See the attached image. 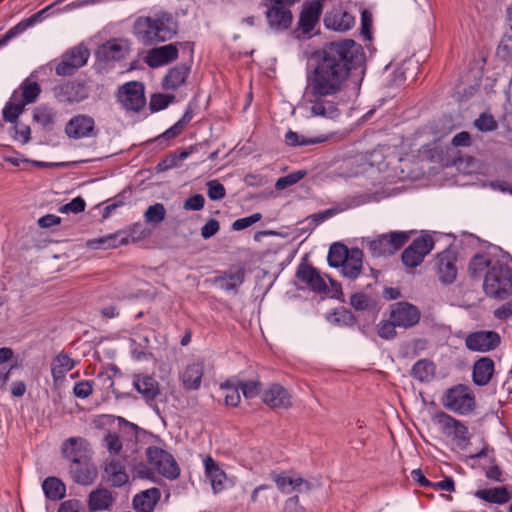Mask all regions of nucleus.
Wrapping results in <instances>:
<instances>
[{"mask_svg":"<svg viewBox=\"0 0 512 512\" xmlns=\"http://www.w3.org/2000/svg\"><path fill=\"white\" fill-rule=\"evenodd\" d=\"M335 321L345 326H353L357 319L356 316L345 307H340L334 311Z\"/></svg>","mask_w":512,"mask_h":512,"instance_id":"obj_54","label":"nucleus"},{"mask_svg":"<svg viewBox=\"0 0 512 512\" xmlns=\"http://www.w3.org/2000/svg\"><path fill=\"white\" fill-rule=\"evenodd\" d=\"M178 33V22L169 12L161 11L154 16L138 17L133 24V34L145 46L171 40Z\"/></svg>","mask_w":512,"mask_h":512,"instance_id":"obj_2","label":"nucleus"},{"mask_svg":"<svg viewBox=\"0 0 512 512\" xmlns=\"http://www.w3.org/2000/svg\"><path fill=\"white\" fill-rule=\"evenodd\" d=\"M40 21L39 17H37L36 13L30 16L27 19L22 20L14 27L10 28L7 33H12V38L17 36L18 34L24 32L28 27L34 25L36 22Z\"/></svg>","mask_w":512,"mask_h":512,"instance_id":"obj_62","label":"nucleus"},{"mask_svg":"<svg viewBox=\"0 0 512 512\" xmlns=\"http://www.w3.org/2000/svg\"><path fill=\"white\" fill-rule=\"evenodd\" d=\"M93 392V381L82 380L74 385L73 393L75 397L85 399Z\"/></svg>","mask_w":512,"mask_h":512,"instance_id":"obj_55","label":"nucleus"},{"mask_svg":"<svg viewBox=\"0 0 512 512\" xmlns=\"http://www.w3.org/2000/svg\"><path fill=\"white\" fill-rule=\"evenodd\" d=\"M148 463L163 477L175 480L180 475V467L174 457L157 446H149L145 452Z\"/></svg>","mask_w":512,"mask_h":512,"instance_id":"obj_7","label":"nucleus"},{"mask_svg":"<svg viewBox=\"0 0 512 512\" xmlns=\"http://www.w3.org/2000/svg\"><path fill=\"white\" fill-rule=\"evenodd\" d=\"M262 219L261 213H254L248 217L239 218L235 220L232 224V229L235 231H241L253 225L254 223L260 221Z\"/></svg>","mask_w":512,"mask_h":512,"instance_id":"obj_57","label":"nucleus"},{"mask_svg":"<svg viewBox=\"0 0 512 512\" xmlns=\"http://www.w3.org/2000/svg\"><path fill=\"white\" fill-rule=\"evenodd\" d=\"M52 93L58 103L72 105L88 98L89 87L85 81L71 80L54 86Z\"/></svg>","mask_w":512,"mask_h":512,"instance_id":"obj_8","label":"nucleus"},{"mask_svg":"<svg viewBox=\"0 0 512 512\" xmlns=\"http://www.w3.org/2000/svg\"><path fill=\"white\" fill-rule=\"evenodd\" d=\"M295 276L315 293L326 294L329 290L320 272L312 264L308 263L306 258H303L298 265Z\"/></svg>","mask_w":512,"mask_h":512,"instance_id":"obj_13","label":"nucleus"},{"mask_svg":"<svg viewBox=\"0 0 512 512\" xmlns=\"http://www.w3.org/2000/svg\"><path fill=\"white\" fill-rule=\"evenodd\" d=\"M330 139L329 135H319L316 137H305L299 135L298 133L289 130L285 135V142L287 145L295 147V146H305V145H314L327 142Z\"/></svg>","mask_w":512,"mask_h":512,"instance_id":"obj_39","label":"nucleus"},{"mask_svg":"<svg viewBox=\"0 0 512 512\" xmlns=\"http://www.w3.org/2000/svg\"><path fill=\"white\" fill-rule=\"evenodd\" d=\"M95 122L91 116L77 115L71 118L65 127L68 137L73 139H81L95 135Z\"/></svg>","mask_w":512,"mask_h":512,"instance_id":"obj_20","label":"nucleus"},{"mask_svg":"<svg viewBox=\"0 0 512 512\" xmlns=\"http://www.w3.org/2000/svg\"><path fill=\"white\" fill-rule=\"evenodd\" d=\"M221 390L225 393V404L231 407H237L240 403L239 384H234L231 381H226L220 385Z\"/></svg>","mask_w":512,"mask_h":512,"instance_id":"obj_47","label":"nucleus"},{"mask_svg":"<svg viewBox=\"0 0 512 512\" xmlns=\"http://www.w3.org/2000/svg\"><path fill=\"white\" fill-rule=\"evenodd\" d=\"M239 387L245 398H253L261 391V383L258 381H238Z\"/></svg>","mask_w":512,"mask_h":512,"instance_id":"obj_56","label":"nucleus"},{"mask_svg":"<svg viewBox=\"0 0 512 512\" xmlns=\"http://www.w3.org/2000/svg\"><path fill=\"white\" fill-rule=\"evenodd\" d=\"M175 100L174 95L157 93L150 98L149 108L152 112H158L168 107Z\"/></svg>","mask_w":512,"mask_h":512,"instance_id":"obj_51","label":"nucleus"},{"mask_svg":"<svg viewBox=\"0 0 512 512\" xmlns=\"http://www.w3.org/2000/svg\"><path fill=\"white\" fill-rule=\"evenodd\" d=\"M189 73L190 66L186 64H180L170 68L162 80V87L165 90H177L186 82Z\"/></svg>","mask_w":512,"mask_h":512,"instance_id":"obj_33","label":"nucleus"},{"mask_svg":"<svg viewBox=\"0 0 512 512\" xmlns=\"http://www.w3.org/2000/svg\"><path fill=\"white\" fill-rule=\"evenodd\" d=\"M246 271L243 267H231L214 278V284L225 291L238 292L244 283Z\"/></svg>","mask_w":512,"mask_h":512,"instance_id":"obj_22","label":"nucleus"},{"mask_svg":"<svg viewBox=\"0 0 512 512\" xmlns=\"http://www.w3.org/2000/svg\"><path fill=\"white\" fill-rule=\"evenodd\" d=\"M105 472L113 487H122L128 483L129 477L125 471V467L118 460H111L106 464Z\"/></svg>","mask_w":512,"mask_h":512,"instance_id":"obj_38","label":"nucleus"},{"mask_svg":"<svg viewBox=\"0 0 512 512\" xmlns=\"http://www.w3.org/2000/svg\"><path fill=\"white\" fill-rule=\"evenodd\" d=\"M62 453L70 464L91 458V449L86 439L81 437H71L62 444Z\"/></svg>","mask_w":512,"mask_h":512,"instance_id":"obj_17","label":"nucleus"},{"mask_svg":"<svg viewBox=\"0 0 512 512\" xmlns=\"http://www.w3.org/2000/svg\"><path fill=\"white\" fill-rule=\"evenodd\" d=\"M69 474L75 483L87 486L95 481L98 471L92 462V458H89L75 464H70Z\"/></svg>","mask_w":512,"mask_h":512,"instance_id":"obj_21","label":"nucleus"},{"mask_svg":"<svg viewBox=\"0 0 512 512\" xmlns=\"http://www.w3.org/2000/svg\"><path fill=\"white\" fill-rule=\"evenodd\" d=\"M457 255L453 250L446 249L438 254L436 267L439 280L443 284H451L457 277Z\"/></svg>","mask_w":512,"mask_h":512,"instance_id":"obj_19","label":"nucleus"},{"mask_svg":"<svg viewBox=\"0 0 512 512\" xmlns=\"http://www.w3.org/2000/svg\"><path fill=\"white\" fill-rule=\"evenodd\" d=\"M113 502L112 493L106 488H97L88 496V508L91 512L108 510Z\"/></svg>","mask_w":512,"mask_h":512,"instance_id":"obj_35","label":"nucleus"},{"mask_svg":"<svg viewBox=\"0 0 512 512\" xmlns=\"http://www.w3.org/2000/svg\"><path fill=\"white\" fill-rule=\"evenodd\" d=\"M42 489L46 498L51 501L61 500L66 495V485L55 476L47 477L42 483Z\"/></svg>","mask_w":512,"mask_h":512,"instance_id":"obj_37","label":"nucleus"},{"mask_svg":"<svg viewBox=\"0 0 512 512\" xmlns=\"http://www.w3.org/2000/svg\"><path fill=\"white\" fill-rule=\"evenodd\" d=\"M354 23V16L342 9H333L327 12L324 17L325 27L338 32L351 29Z\"/></svg>","mask_w":512,"mask_h":512,"instance_id":"obj_26","label":"nucleus"},{"mask_svg":"<svg viewBox=\"0 0 512 512\" xmlns=\"http://www.w3.org/2000/svg\"><path fill=\"white\" fill-rule=\"evenodd\" d=\"M483 289L487 296L504 300L512 294V269L495 261L485 274Z\"/></svg>","mask_w":512,"mask_h":512,"instance_id":"obj_3","label":"nucleus"},{"mask_svg":"<svg viewBox=\"0 0 512 512\" xmlns=\"http://www.w3.org/2000/svg\"><path fill=\"white\" fill-rule=\"evenodd\" d=\"M477 498L492 504H505L512 499V492L506 486L479 489L474 494Z\"/></svg>","mask_w":512,"mask_h":512,"instance_id":"obj_34","label":"nucleus"},{"mask_svg":"<svg viewBox=\"0 0 512 512\" xmlns=\"http://www.w3.org/2000/svg\"><path fill=\"white\" fill-rule=\"evenodd\" d=\"M443 406L459 415H468L476 408V399L472 389L465 384L448 388L442 396Z\"/></svg>","mask_w":512,"mask_h":512,"instance_id":"obj_6","label":"nucleus"},{"mask_svg":"<svg viewBox=\"0 0 512 512\" xmlns=\"http://www.w3.org/2000/svg\"><path fill=\"white\" fill-rule=\"evenodd\" d=\"M40 21L39 17H37L36 13L30 16L27 19L22 20L14 27L10 28L7 33H12V38L17 36L18 34L24 32L28 27L34 25L36 22Z\"/></svg>","mask_w":512,"mask_h":512,"instance_id":"obj_61","label":"nucleus"},{"mask_svg":"<svg viewBox=\"0 0 512 512\" xmlns=\"http://www.w3.org/2000/svg\"><path fill=\"white\" fill-rule=\"evenodd\" d=\"M298 2L300 0H263L268 28L277 33L289 30L294 19L292 7Z\"/></svg>","mask_w":512,"mask_h":512,"instance_id":"obj_4","label":"nucleus"},{"mask_svg":"<svg viewBox=\"0 0 512 512\" xmlns=\"http://www.w3.org/2000/svg\"><path fill=\"white\" fill-rule=\"evenodd\" d=\"M19 89L21 90L19 94L20 102L24 103V105L35 102L41 93L40 85L29 79L24 80Z\"/></svg>","mask_w":512,"mask_h":512,"instance_id":"obj_44","label":"nucleus"},{"mask_svg":"<svg viewBox=\"0 0 512 512\" xmlns=\"http://www.w3.org/2000/svg\"><path fill=\"white\" fill-rule=\"evenodd\" d=\"M350 255V249L340 242L333 243L328 252L327 261L329 266L339 268Z\"/></svg>","mask_w":512,"mask_h":512,"instance_id":"obj_42","label":"nucleus"},{"mask_svg":"<svg viewBox=\"0 0 512 512\" xmlns=\"http://www.w3.org/2000/svg\"><path fill=\"white\" fill-rule=\"evenodd\" d=\"M84 506L78 499H69L62 502L58 512H83Z\"/></svg>","mask_w":512,"mask_h":512,"instance_id":"obj_64","label":"nucleus"},{"mask_svg":"<svg viewBox=\"0 0 512 512\" xmlns=\"http://www.w3.org/2000/svg\"><path fill=\"white\" fill-rule=\"evenodd\" d=\"M501 343V337L496 331L480 330L468 334L465 338L467 349L476 352H489Z\"/></svg>","mask_w":512,"mask_h":512,"instance_id":"obj_14","label":"nucleus"},{"mask_svg":"<svg viewBox=\"0 0 512 512\" xmlns=\"http://www.w3.org/2000/svg\"><path fill=\"white\" fill-rule=\"evenodd\" d=\"M104 446L107 448L111 455H118L122 450V442L117 432L109 431L104 439Z\"/></svg>","mask_w":512,"mask_h":512,"instance_id":"obj_52","label":"nucleus"},{"mask_svg":"<svg viewBox=\"0 0 512 512\" xmlns=\"http://www.w3.org/2000/svg\"><path fill=\"white\" fill-rule=\"evenodd\" d=\"M411 232L391 231L375 237H365L362 244L373 257H385L395 254L410 239Z\"/></svg>","mask_w":512,"mask_h":512,"instance_id":"obj_5","label":"nucleus"},{"mask_svg":"<svg viewBox=\"0 0 512 512\" xmlns=\"http://www.w3.org/2000/svg\"><path fill=\"white\" fill-rule=\"evenodd\" d=\"M344 277L355 280L363 268V251L357 247L350 249V255L340 266Z\"/></svg>","mask_w":512,"mask_h":512,"instance_id":"obj_32","label":"nucleus"},{"mask_svg":"<svg viewBox=\"0 0 512 512\" xmlns=\"http://www.w3.org/2000/svg\"><path fill=\"white\" fill-rule=\"evenodd\" d=\"M205 475L209 479L215 494L222 492L226 487L227 475L219 463L211 456L204 459Z\"/></svg>","mask_w":512,"mask_h":512,"instance_id":"obj_25","label":"nucleus"},{"mask_svg":"<svg viewBox=\"0 0 512 512\" xmlns=\"http://www.w3.org/2000/svg\"><path fill=\"white\" fill-rule=\"evenodd\" d=\"M263 402L272 409H287L291 406L289 392L280 384H271L262 394Z\"/></svg>","mask_w":512,"mask_h":512,"instance_id":"obj_24","label":"nucleus"},{"mask_svg":"<svg viewBox=\"0 0 512 512\" xmlns=\"http://www.w3.org/2000/svg\"><path fill=\"white\" fill-rule=\"evenodd\" d=\"M270 478L282 493L287 494L293 490H298L302 485L307 489L310 488L309 482L304 480L301 476L291 477L287 472L277 473L276 471H271Z\"/></svg>","mask_w":512,"mask_h":512,"instance_id":"obj_31","label":"nucleus"},{"mask_svg":"<svg viewBox=\"0 0 512 512\" xmlns=\"http://www.w3.org/2000/svg\"><path fill=\"white\" fill-rule=\"evenodd\" d=\"M433 248L434 240L429 233L425 232L404 249L401 254L402 263L408 268L417 267Z\"/></svg>","mask_w":512,"mask_h":512,"instance_id":"obj_10","label":"nucleus"},{"mask_svg":"<svg viewBox=\"0 0 512 512\" xmlns=\"http://www.w3.org/2000/svg\"><path fill=\"white\" fill-rule=\"evenodd\" d=\"M75 367V361L66 353H59L52 359L51 374L54 382L64 379L65 375Z\"/></svg>","mask_w":512,"mask_h":512,"instance_id":"obj_36","label":"nucleus"},{"mask_svg":"<svg viewBox=\"0 0 512 512\" xmlns=\"http://www.w3.org/2000/svg\"><path fill=\"white\" fill-rule=\"evenodd\" d=\"M180 43H170L164 46L155 47L148 51L145 62L151 68H158L167 65L178 58Z\"/></svg>","mask_w":512,"mask_h":512,"instance_id":"obj_18","label":"nucleus"},{"mask_svg":"<svg viewBox=\"0 0 512 512\" xmlns=\"http://www.w3.org/2000/svg\"><path fill=\"white\" fill-rule=\"evenodd\" d=\"M306 176L305 170L294 171L286 176L280 177L275 183L276 190H284L298 183Z\"/></svg>","mask_w":512,"mask_h":512,"instance_id":"obj_50","label":"nucleus"},{"mask_svg":"<svg viewBox=\"0 0 512 512\" xmlns=\"http://www.w3.org/2000/svg\"><path fill=\"white\" fill-rule=\"evenodd\" d=\"M365 71L363 47L352 39L331 41L314 50L306 74L311 114L339 118V106L359 95Z\"/></svg>","mask_w":512,"mask_h":512,"instance_id":"obj_1","label":"nucleus"},{"mask_svg":"<svg viewBox=\"0 0 512 512\" xmlns=\"http://www.w3.org/2000/svg\"><path fill=\"white\" fill-rule=\"evenodd\" d=\"M204 204V196L202 194H194L184 201L183 209L187 211H199L203 209Z\"/></svg>","mask_w":512,"mask_h":512,"instance_id":"obj_58","label":"nucleus"},{"mask_svg":"<svg viewBox=\"0 0 512 512\" xmlns=\"http://www.w3.org/2000/svg\"><path fill=\"white\" fill-rule=\"evenodd\" d=\"M474 126L481 132H492L498 128V122L490 113H481L474 120Z\"/></svg>","mask_w":512,"mask_h":512,"instance_id":"obj_49","label":"nucleus"},{"mask_svg":"<svg viewBox=\"0 0 512 512\" xmlns=\"http://www.w3.org/2000/svg\"><path fill=\"white\" fill-rule=\"evenodd\" d=\"M495 372V363L490 357H481L475 361L472 369V380L477 386L487 385Z\"/></svg>","mask_w":512,"mask_h":512,"instance_id":"obj_29","label":"nucleus"},{"mask_svg":"<svg viewBox=\"0 0 512 512\" xmlns=\"http://www.w3.org/2000/svg\"><path fill=\"white\" fill-rule=\"evenodd\" d=\"M14 124L13 130L15 133L13 138L21 141L23 144L28 143L31 138L30 127L24 124H18L17 122Z\"/></svg>","mask_w":512,"mask_h":512,"instance_id":"obj_63","label":"nucleus"},{"mask_svg":"<svg viewBox=\"0 0 512 512\" xmlns=\"http://www.w3.org/2000/svg\"><path fill=\"white\" fill-rule=\"evenodd\" d=\"M166 209L162 203L150 205L144 213L146 223L158 224L165 219Z\"/></svg>","mask_w":512,"mask_h":512,"instance_id":"obj_48","label":"nucleus"},{"mask_svg":"<svg viewBox=\"0 0 512 512\" xmlns=\"http://www.w3.org/2000/svg\"><path fill=\"white\" fill-rule=\"evenodd\" d=\"M24 107V103L20 102L18 91H14L3 109V119L6 122L16 123L19 115L24 111Z\"/></svg>","mask_w":512,"mask_h":512,"instance_id":"obj_41","label":"nucleus"},{"mask_svg":"<svg viewBox=\"0 0 512 512\" xmlns=\"http://www.w3.org/2000/svg\"><path fill=\"white\" fill-rule=\"evenodd\" d=\"M127 51V47L121 42V40L112 39L98 48L96 56L99 61L108 63L124 59Z\"/></svg>","mask_w":512,"mask_h":512,"instance_id":"obj_27","label":"nucleus"},{"mask_svg":"<svg viewBox=\"0 0 512 512\" xmlns=\"http://www.w3.org/2000/svg\"><path fill=\"white\" fill-rule=\"evenodd\" d=\"M89 56L90 52L84 45H77L61 56V61L55 67V73L58 76H71L87 63Z\"/></svg>","mask_w":512,"mask_h":512,"instance_id":"obj_11","label":"nucleus"},{"mask_svg":"<svg viewBox=\"0 0 512 512\" xmlns=\"http://www.w3.org/2000/svg\"><path fill=\"white\" fill-rule=\"evenodd\" d=\"M349 304L356 311H372L376 307L374 299L363 292H356L350 296Z\"/></svg>","mask_w":512,"mask_h":512,"instance_id":"obj_46","label":"nucleus"},{"mask_svg":"<svg viewBox=\"0 0 512 512\" xmlns=\"http://www.w3.org/2000/svg\"><path fill=\"white\" fill-rule=\"evenodd\" d=\"M133 386L147 403L155 401L160 394L158 381L147 374H135L133 376Z\"/></svg>","mask_w":512,"mask_h":512,"instance_id":"obj_23","label":"nucleus"},{"mask_svg":"<svg viewBox=\"0 0 512 512\" xmlns=\"http://www.w3.org/2000/svg\"><path fill=\"white\" fill-rule=\"evenodd\" d=\"M495 261L490 260L485 254H476L474 255L468 266V272L470 277L479 278L483 275L484 272H487L491 265L494 264Z\"/></svg>","mask_w":512,"mask_h":512,"instance_id":"obj_43","label":"nucleus"},{"mask_svg":"<svg viewBox=\"0 0 512 512\" xmlns=\"http://www.w3.org/2000/svg\"><path fill=\"white\" fill-rule=\"evenodd\" d=\"M160 498L161 491L156 487H152L134 496L132 502L133 508L137 512H153Z\"/></svg>","mask_w":512,"mask_h":512,"instance_id":"obj_30","label":"nucleus"},{"mask_svg":"<svg viewBox=\"0 0 512 512\" xmlns=\"http://www.w3.org/2000/svg\"><path fill=\"white\" fill-rule=\"evenodd\" d=\"M435 373V365L427 359L418 360L412 367L411 375L420 382H429Z\"/></svg>","mask_w":512,"mask_h":512,"instance_id":"obj_40","label":"nucleus"},{"mask_svg":"<svg viewBox=\"0 0 512 512\" xmlns=\"http://www.w3.org/2000/svg\"><path fill=\"white\" fill-rule=\"evenodd\" d=\"M434 422L441 428L442 432L460 441H469L470 434L468 427L460 420L440 411L435 414Z\"/></svg>","mask_w":512,"mask_h":512,"instance_id":"obj_16","label":"nucleus"},{"mask_svg":"<svg viewBox=\"0 0 512 512\" xmlns=\"http://www.w3.org/2000/svg\"><path fill=\"white\" fill-rule=\"evenodd\" d=\"M322 9V3L319 0H311L303 5L297 28L294 30L297 38L310 39L313 36V31L319 23Z\"/></svg>","mask_w":512,"mask_h":512,"instance_id":"obj_9","label":"nucleus"},{"mask_svg":"<svg viewBox=\"0 0 512 512\" xmlns=\"http://www.w3.org/2000/svg\"><path fill=\"white\" fill-rule=\"evenodd\" d=\"M85 207H86V203L84 201V199L80 196L72 199V201H70L69 203L63 205L59 211L61 213H69V212H72V213H80V212H83L85 210Z\"/></svg>","mask_w":512,"mask_h":512,"instance_id":"obj_60","label":"nucleus"},{"mask_svg":"<svg viewBox=\"0 0 512 512\" xmlns=\"http://www.w3.org/2000/svg\"><path fill=\"white\" fill-rule=\"evenodd\" d=\"M421 317L420 310L408 302H397L392 305L390 318L398 327L408 329L415 326Z\"/></svg>","mask_w":512,"mask_h":512,"instance_id":"obj_15","label":"nucleus"},{"mask_svg":"<svg viewBox=\"0 0 512 512\" xmlns=\"http://www.w3.org/2000/svg\"><path fill=\"white\" fill-rule=\"evenodd\" d=\"M396 327L397 324L390 318L389 321H381L377 325V333L382 339H393L396 336Z\"/></svg>","mask_w":512,"mask_h":512,"instance_id":"obj_53","label":"nucleus"},{"mask_svg":"<svg viewBox=\"0 0 512 512\" xmlns=\"http://www.w3.org/2000/svg\"><path fill=\"white\" fill-rule=\"evenodd\" d=\"M57 112L46 105H40L34 109L33 119L43 128H51L56 121Z\"/></svg>","mask_w":512,"mask_h":512,"instance_id":"obj_45","label":"nucleus"},{"mask_svg":"<svg viewBox=\"0 0 512 512\" xmlns=\"http://www.w3.org/2000/svg\"><path fill=\"white\" fill-rule=\"evenodd\" d=\"M204 374V362L198 360L185 367L180 374L183 387L188 391L198 390L201 386L202 377Z\"/></svg>","mask_w":512,"mask_h":512,"instance_id":"obj_28","label":"nucleus"},{"mask_svg":"<svg viewBox=\"0 0 512 512\" xmlns=\"http://www.w3.org/2000/svg\"><path fill=\"white\" fill-rule=\"evenodd\" d=\"M117 99L126 110L139 112L146 103L144 85L138 81L123 84L118 89Z\"/></svg>","mask_w":512,"mask_h":512,"instance_id":"obj_12","label":"nucleus"},{"mask_svg":"<svg viewBox=\"0 0 512 512\" xmlns=\"http://www.w3.org/2000/svg\"><path fill=\"white\" fill-rule=\"evenodd\" d=\"M208 197L211 200H221L226 196L225 187L217 180H211L207 183Z\"/></svg>","mask_w":512,"mask_h":512,"instance_id":"obj_59","label":"nucleus"}]
</instances>
